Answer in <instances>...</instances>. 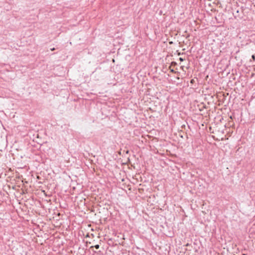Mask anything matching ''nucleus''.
Masks as SVG:
<instances>
[{"mask_svg":"<svg viewBox=\"0 0 255 255\" xmlns=\"http://www.w3.org/2000/svg\"><path fill=\"white\" fill-rule=\"evenodd\" d=\"M169 69L170 70V72L172 73H175V71L173 69H171L170 67H169Z\"/></svg>","mask_w":255,"mask_h":255,"instance_id":"nucleus-1","label":"nucleus"},{"mask_svg":"<svg viewBox=\"0 0 255 255\" xmlns=\"http://www.w3.org/2000/svg\"><path fill=\"white\" fill-rule=\"evenodd\" d=\"M252 58L253 60H255V55H253L252 56Z\"/></svg>","mask_w":255,"mask_h":255,"instance_id":"nucleus-2","label":"nucleus"},{"mask_svg":"<svg viewBox=\"0 0 255 255\" xmlns=\"http://www.w3.org/2000/svg\"><path fill=\"white\" fill-rule=\"evenodd\" d=\"M176 64V62H172V63H171V64H172V65H175V64Z\"/></svg>","mask_w":255,"mask_h":255,"instance_id":"nucleus-3","label":"nucleus"},{"mask_svg":"<svg viewBox=\"0 0 255 255\" xmlns=\"http://www.w3.org/2000/svg\"><path fill=\"white\" fill-rule=\"evenodd\" d=\"M96 249H98L99 248V245H97L95 246Z\"/></svg>","mask_w":255,"mask_h":255,"instance_id":"nucleus-4","label":"nucleus"},{"mask_svg":"<svg viewBox=\"0 0 255 255\" xmlns=\"http://www.w3.org/2000/svg\"><path fill=\"white\" fill-rule=\"evenodd\" d=\"M128 153H129V151L128 150H127V151H126V154H128Z\"/></svg>","mask_w":255,"mask_h":255,"instance_id":"nucleus-5","label":"nucleus"},{"mask_svg":"<svg viewBox=\"0 0 255 255\" xmlns=\"http://www.w3.org/2000/svg\"><path fill=\"white\" fill-rule=\"evenodd\" d=\"M179 60H180L181 61H183V58H181V57L179 58Z\"/></svg>","mask_w":255,"mask_h":255,"instance_id":"nucleus-6","label":"nucleus"},{"mask_svg":"<svg viewBox=\"0 0 255 255\" xmlns=\"http://www.w3.org/2000/svg\"><path fill=\"white\" fill-rule=\"evenodd\" d=\"M50 50H51V51H53V50H55V48H51V49H50Z\"/></svg>","mask_w":255,"mask_h":255,"instance_id":"nucleus-7","label":"nucleus"},{"mask_svg":"<svg viewBox=\"0 0 255 255\" xmlns=\"http://www.w3.org/2000/svg\"><path fill=\"white\" fill-rule=\"evenodd\" d=\"M193 81H194V80H193V79H192V80L191 81V83H193Z\"/></svg>","mask_w":255,"mask_h":255,"instance_id":"nucleus-8","label":"nucleus"},{"mask_svg":"<svg viewBox=\"0 0 255 255\" xmlns=\"http://www.w3.org/2000/svg\"><path fill=\"white\" fill-rule=\"evenodd\" d=\"M243 255H245V254H244Z\"/></svg>","mask_w":255,"mask_h":255,"instance_id":"nucleus-9","label":"nucleus"}]
</instances>
